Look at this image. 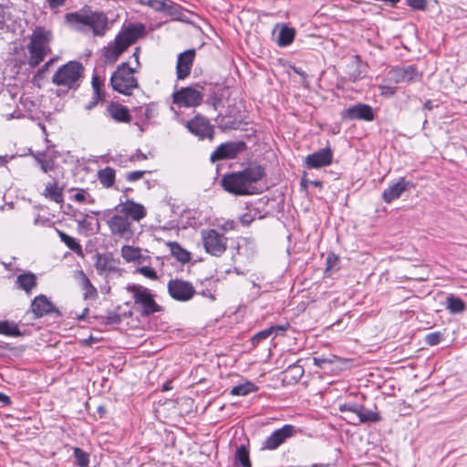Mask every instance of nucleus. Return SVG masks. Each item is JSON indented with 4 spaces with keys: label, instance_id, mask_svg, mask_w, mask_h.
Listing matches in <instances>:
<instances>
[{
    "label": "nucleus",
    "instance_id": "64",
    "mask_svg": "<svg viewBox=\"0 0 467 467\" xmlns=\"http://www.w3.org/2000/svg\"><path fill=\"white\" fill-rule=\"evenodd\" d=\"M5 163H6L5 157L0 156V165H4Z\"/></svg>",
    "mask_w": 467,
    "mask_h": 467
},
{
    "label": "nucleus",
    "instance_id": "57",
    "mask_svg": "<svg viewBox=\"0 0 467 467\" xmlns=\"http://www.w3.org/2000/svg\"><path fill=\"white\" fill-rule=\"evenodd\" d=\"M309 183V181L306 178V176H304L302 179H301V182H300V187L303 191H306L307 186H308Z\"/></svg>",
    "mask_w": 467,
    "mask_h": 467
},
{
    "label": "nucleus",
    "instance_id": "38",
    "mask_svg": "<svg viewBox=\"0 0 467 467\" xmlns=\"http://www.w3.org/2000/svg\"><path fill=\"white\" fill-rule=\"evenodd\" d=\"M32 155L36 162L40 165V168L44 172H48L54 168L53 161L47 160L44 152H36Z\"/></svg>",
    "mask_w": 467,
    "mask_h": 467
},
{
    "label": "nucleus",
    "instance_id": "20",
    "mask_svg": "<svg viewBox=\"0 0 467 467\" xmlns=\"http://www.w3.org/2000/svg\"><path fill=\"white\" fill-rule=\"evenodd\" d=\"M292 436V425H285L274 431L264 442L263 449L275 450Z\"/></svg>",
    "mask_w": 467,
    "mask_h": 467
},
{
    "label": "nucleus",
    "instance_id": "58",
    "mask_svg": "<svg viewBox=\"0 0 467 467\" xmlns=\"http://www.w3.org/2000/svg\"><path fill=\"white\" fill-rule=\"evenodd\" d=\"M0 402H2L4 404H9L10 399L5 394L0 392Z\"/></svg>",
    "mask_w": 467,
    "mask_h": 467
},
{
    "label": "nucleus",
    "instance_id": "11",
    "mask_svg": "<svg viewBox=\"0 0 467 467\" xmlns=\"http://www.w3.org/2000/svg\"><path fill=\"white\" fill-rule=\"evenodd\" d=\"M168 292L173 299L185 302L192 298L195 289L190 282L176 278L168 283Z\"/></svg>",
    "mask_w": 467,
    "mask_h": 467
},
{
    "label": "nucleus",
    "instance_id": "4",
    "mask_svg": "<svg viewBox=\"0 0 467 467\" xmlns=\"http://www.w3.org/2000/svg\"><path fill=\"white\" fill-rule=\"evenodd\" d=\"M52 40V32L42 26H37L30 36V42L27 46L29 52L28 63L32 67L38 66L44 58L50 53V42Z\"/></svg>",
    "mask_w": 467,
    "mask_h": 467
},
{
    "label": "nucleus",
    "instance_id": "19",
    "mask_svg": "<svg viewBox=\"0 0 467 467\" xmlns=\"http://www.w3.org/2000/svg\"><path fill=\"white\" fill-rule=\"evenodd\" d=\"M244 148V143H223L220 145L211 155V161H216L223 159H233Z\"/></svg>",
    "mask_w": 467,
    "mask_h": 467
},
{
    "label": "nucleus",
    "instance_id": "55",
    "mask_svg": "<svg viewBox=\"0 0 467 467\" xmlns=\"http://www.w3.org/2000/svg\"><path fill=\"white\" fill-rule=\"evenodd\" d=\"M108 318L110 324H119L120 322L119 316L116 314L109 316Z\"/></svg>",
    "mask_w": 467,
    "mask_h": 467
},
{
    "label": "nucleus",
    "instance_id": "48",
    "mask_svg": "<svg viewBox=\"0 0 467 467\" xmlns=\"http://www.w3.org/2000/svg\"><path fill=\"white\" fill-rule=\"evenodd\" d=\"M408 5L416 10H424L426 7V0H406Z\"/></svg>",
    "mask_w": 467,
    "mask_h": 467
},
{
    "label": "nucleus",
    "instance_id": "12",
    "mask_svg": "<svg viewBox=\"0 0 467 467\" xmlns=\"http://www.w3.org/2000/svg\"><path fill=\"white\" fill-rule=\"evenodd\" d=\"M107 224L113 235L129 239L133 235L132 224L127 216L117 213L107 220Z\"/></svg>",
    "mask_w": 467,
    "mask_h": 467
},
{
    "label": "nucleus",
    "instance_id": "24",
    "mask_svg": "<svg viewBox=\"0 0 467 467\" xmlns=\"http://www.w3.org/2000/svg\"><path fill=\"white\" fill-rule=\"evenodd\" d=\"M32 312L36 317H40L54 310V306L47 296L40 295L35 297L31 304Z\"/></svg>",
    "mask_w": 467,
    "mask_h": 467
},
{
    "label": "nucleus",
    "instance_id": "35",
    "mask_svg": "<svg viewBox=\"0 0 467 467\" xmlns=\"http://www.w3.org/2000/svg\"><path fill=\"white\" fill-rule=\"evenodd\" d=\"M98 177L104 187L109 188L115 182V171L110 167H106L99 171Z\"/></svg>",
    "mask_w": 467,
    "mask_h": 467
},
{
    "label": "nucleus",
    "instance_id": "22",
    "mask_svg": "<svg viewBox=\"0 0 467 467\" xmlns=\"http://www.w3.org/2000/svg\"><path fill=\"white\" fill-rule=\"evenodd\" d=\"M344 117L349 119H363L367 121L374 119L372 108L367 104H357L347 109Z\"/></svg>",
    "mask_w": 467,
    "mask_h": 467
},
{
    "label": "nucleus",
    "instance_id": "46",
    "mask_svg": "<svg viewBox=\"0 0 467 467\" xmlns=\"http://www.w3.org/2000/svg\"><path fill=\"white\" fill-rule=\"evenodd\" d=\"M294 73L296 74V78L294 76V82L301 83L302 88L304 90H306L308 88V83L306 80L307 76L304 72L296 70L295 67H294Z\"/></svg>",
    "mask_w": 467,
    "mask_h": 467
},
{
    "label": "nucleus",
    "instance_id": "27",
    "mask_svg": "<svg viewBox=\"0 0 467 467\" xmlns=\"http://www.w3.org/2000/svg\"><path fill=\"white\" fill-rule=\"evenodd\" d=\"M358 407L359 404L357 403H344L339 405V411L342 413V418L350 424L358 425Z\"/></svg>",
    "mask_w": 467,
    "mask_h": 467
},
{
    "label": "nucleus",
    "instance_id": "50",
    "mask_svg": "<svg viewBox=\"0 0 467 467\" xmlns=\"http://www.w3.org/2000/svg\"><path fill=\"white\" fill-rule=\"evenodd\" d=\"M92 87H93V89L95 91L96 96L99 97V89L102 87V83L99 80V77L94 76L92 78Z\"/></svg>",
    "mask_w": 467,
    "mask_h": 467
},
{
    "label": "nucleus",
    "instance_id": "30",
    "mask_svg": "<svg viewBox=\"0 0 467 467\" xmlns=\"http://www.w3.org/2000/svg\"><path fill=\"white\" fill-rule=\"evenodd\" d=\"M43 195L51 201L60 203L63 202L62 189L58 186L57 182H48L43 192Z\"/></svg>",
    "mask_w": 467,
    "mask_h": 467
},
{
    "label": "nucleus",
    "instance_id": "63",
    "mask_svg": "<svg viewBox=\"0 0 467 467\" xmlns=\"http://www.w3.org/2000/svg\"><path fill=\"white\" fill-rule=\"evenodd\" d=\"M309 183L316 186V187H321L322 182L320 181H309Z\"/></svg>",
    "mask_w": 467,
    "mask_h": 467
},
{
    "label": "nucleus",
    "instance_id": "32",
    "mask_svg": "<svg viewBox=\"0 0 467 467\" xmlns=\"http://www.w3.org/2000/svg\"><path fill=\"white\" fill-rule=\"evenodd\" d=\"M166 244L170 248L171 254L180 262L186 263L191 259L190 253L183 249L178 243L168 242Z\"/></svg>",
    "mask_w": 467,
    "mask_h": 467
},
{
    "label": "nucleus",
    "instance_id": "6",
    "mask_svg": "<svg viewBox=\"0 0 467 467\" xmlns=\"http://www.w3.org/2000/svg\"><path fill=\"white\" fill-rule=\"evenodd\" d=\"M83 75V67L80 63L70 61L61 66L52 77L53 84L67 88H77Z\"/></svg>",
    "mask_w": 467,
    "mask_h": 467
},
{
    "label": "nucleus",
    "instance_id": "2",
    "mask_svg": "<svg viewBox=\"0 0 467 467\" xmlns=\"http://www.w3.org/2000/svg\"><path fill=\"white\" fill-rule=\"evenodd\" d=\"M144 31L145 26L142 24L130 25L123 28L115 39L102 49L104 62L108 64L115 63L120 55L144 34Z\"/></svg>",
    "mask_w": 467,
    "mask_h": 467
},
{
    "label": "nucleus",
    "instance_id": "54",
    "mask_svg": "<svg viewBox=\"0 0 467 467\" xmlns=\"http://www.w3.org/2000/svg\"><path fill=\"white\" fill-rule=\"evenodd\" d=\"M254 218L250 214H244L240 217V221L244 225H249L253 222Z\"/></svg>",
    "mask_w": 467,
    "mask_h": 467
},
{
    "label": "nucleus",
    "instance_id": "42",
    "mask_svg": "<svg viewBox=\"0 0 467 467\" xmlns=\"http://www.w3.org/2000/svg\"><path fill=\"white\" fill-rule=\"evenodd\" d=\"M74 456L77 460V464L79 467H88L89 455L88 452L84 451L80 448H75L74 449Z\"/></svg>",
    "mask_w": 467,
    "mask_h": 467
},
{
    "label": "nucleus",
    "instance_id": "10",
    "mask_svg": "<svg viewBox=\"0 0 467 467\" xmlns=\"http://www.w3.org/2000/svg\"><path fill=\"white\" fill-rule=\"evenodd\" d=\"M314 363L325 372L337 373L338 371L347 368L350 361L346 358H341L332 352L323 353L318 357L314 358Z\"/></svg>",
    "mask_w": 467,
    "mask_h": 467
},
{
    "label": "nucleus",
    "instance_id": "37",
    "mask_svg": "<svg viewBox=\"0 0 467 467\" xmlns=\"http://www.w3.org/2000/svg\"><path fill=\"white\" fill-rule=\"evenodd\" d=\"M136 2L140 5L149 6L157 12L165 11L169 7L166 0H136Z\"/></svg>",
    "mask_w": 467,
    "mask_h": 467
},
{
    "label": "nucleus",
    "instance_id": "8",
    "mask_svg": "<svg viewBox=\"0 0 467 467\" xmlns=\"http://www.w3.org/2000/svg\"><path fill=\"white\" fill-rule=\"evenodd\" d=\"M202 88H182L172 94V102L180 108L197 107L202 103Z\"/></svg>",
    "mask_w": 467,
    "mask_h": 467
},
{
    "label": "nucleus",
    "instance_id": "53",
    "mask_svg": "<svg viewBox=\"0 0 467 467\" xmlns=\"http://www.w3.org/2000/svg\"><path fill=\"white\" fill-rule=\"evenodd\" d=\"M66 0H47L48 6L51 9L58 8L65 4Z\"/></svg>",
    "mask_w": 467,
    "mask_h": 467
},
{
    "label": "nucleus",
    "instance_id": "51",
    "mask_svg": "<svg viewBox=\"0 0 467 467\" xmlns=\"http://www.w3.org/2000/svg\"><path fill=\"white\" fill-rule=\"evenodd\" d=\"M235 227V223L232 220L224 222L222 225H220V228L223 232H228L234 230Z\"/></svg>",
    "mask_w": 467,
    "mask_h": 467
},
{
    "label": "nucleus",
    "instance_id": "1",
    "mask_svg": "<svg viewBox=\"0 0 467 467\" xmlns=\"http://www.w3.org/2000/svg\"><path fill=\"white\" fill-rule=\"evenodd\" d=\"M265 176L261 166H249L248 168L223 175L222 185L223 189L234 195H248L256 192L254 183Z\"/></svg>",
    "mask_w": 467,
    "mask_h": 467
},
{
    "label": "nucleus",
    "instance_id": "14",
    "mask_svg": "<svg viewBox=\"0 0 467 467\" xmlns=\"http://www.w3.org/2000/svg\"><path fill=\"white\" fill-rule=\"evenodd\" d=\"M186 127L191 133L200 137L201 139L213 138V127L203 116L196 115L186 123Z\"/></svg>",
    "mask_w": 467,
    "mask_h": 467
},
{
    "label": "nucleus",
    "instance_id": "56",
    "mask_svg": "<svg viewBox=\"0 0 467 467\" xmlns=\"http://www.w3.org/2000/svg\"><path fill=\"white\" fill-rule=\"evenodd\" d=\"M147 156L143 154L142 152H137L134 155L131 156V161H139V160H146Z\"/></svg>",
    "mask_w": 467,
    "mask_h": 467
},
{
    "label": "nucleus",
    "instance_id": "16",
    "mask_svg": "<svg viewBox=\"0 0 467 467\" xmlns=\"http://www.w3.org/2000/svg\"><path fill=\"white\" fill-rule=\"evenodd\" d=\"M333 161V151L329 147L317 150L305 159V163L308 168L318 169L328 166Z\"/></svg>",
    "mask_w": 467,
    "mask_h": 467
},
{
    "label": "nucleus",
    "instance_id": "39",
    "mask_svg": "<svg viewBox=\"0 0 467 467\" xmlns=\"http://www.w3.org/2000/svg\"><path fill=\"white\" fill-rule=\"evenodd\" d=\"M256 388L254 385L251 382H245L244 384H240L237 386H234L230 393L234 396H245L253 391H254Z\"/></svg>",
    "mask_w": 467,
    "mask_h": 467
},
{
    "label": "nucleus",
    "instance_id": "21",
    "mask_svg": "<svg viewBox=\"0 0 467 467\" xmlns=\"http://www.w3.org/2000/svg\"><path fill=\"white\" fill-rule=\"evenodd\" d=\"M413 187L411 182L406 181L401 178L398 182L390 184L382 193V198L385 202L389 203L393 200L398 199L409 188Z\"/></svg>",
    "mask_w": 467,
    "mask_h": 467
},
{
    "label": "nucleus",
    "instance_id": "45",
    "mask_svg": "<svg viewBox=\"0 0 467 467\" xmlns=\"http://www.w3.org/2000/svg\"><path fill=\"white\" fill-rule=\"evenodd\" d=\"M137 272L150 280H158L156 271L150 266H142L137 269Z\"/></svg>",
    "mask_w": 467,
    "mask_h": 467
},
{
    "label": "nucleus",
    "instance_id": "18",
    "mask_svg": "<svg viewBox=\"0 0 467 467\" xmlns=\"http://www.w3.org/2000/svg\"><path fill=\"white\" fill-rule=\"evenodd\" d=\"M195 57L194 49H189L178 56L176 73L179 79H183L191 73Z\"/></svg>",
    "mask_w": 467,
    "mask_h": 467
},
{
    "label": "nucleus",
    "instance_id": "26",
    "mask_svg": "<svg viewBox=\"0 0 467 467\" xmlns=\"http://www.w3.org/2000/svg\"><path fill=\"white\" fill-rule=\"evenodd\" d=\"M273 36L279 47H285L292 43V28L286 25H276Z\"/></svg>",
    "mask_w": 467,
    "mask_h": 467
},
{
    "label": "nucleus",
    "instance_id": "61",
    "mask_svg": "<svg viewBox=\"0 0 467 467\" xmlns=\"http://www.w3.org/2000/svg\"><path fill=\"white\" fill-rule=\"evenodd\" d=\"M424 109L431 110L432 109V102L431 100H427L424 103Z\"/></svg>",
    "mask_w": 467,
    "mask_h": 467
},
{
    "label": "nucleus",
    "instance_id": "17",
    "mask_svg": "<svg viewBox=\"0 0 467 467\" xmlns=\"http://www.w3.org/2000/svg\"><path fill=\"white\" fill-rule=\"evenodd\" d=\"M418 77L417 68L414 66H408L391 69L388 73V81L394 84L409 83L415 81Z\"/></svg>",
    "mask_w": 467,
    "mask_h": 467
},
{
    "label": "nucleus",
    "instance_id": "34",
    "mask_svg": "<svg viewBox=\"0 0 467 467\" xmlns=\"http://www.w3.org/2000/svg\"><path fill=\"white\" fill-rule=\"evenodd\" d=\"M78 275L81 280L82 290L84 291L85 299L94 298L97 296V289L90 283L88 276L84 274L83 271H78Z\"/></svg>",
    "mask_w": 467,
    "mask_h": 467
},
{
    "label": "nucleus",
    "instance_id": "52",
    "mask_svg": "<svg viewBox=\"0 0 467 467\" xmlns=\"http://www.w3.org/2000/svg\"><path fill=\"white\" fill-rule=\"evenodd\" d=\"M86 192L81 190V191H78V192H76L73 196H72V199L78 202H83L85 200H86Z\"/></svg>",
    "mask_w": 467,
    "mask_h": 467
},
{
    "label": "nucleus",
    "instance_id": "13",
    "mask_svg": "<svg viewBox=\"0 0 467 467\" xmlns=\"http://www.w3.org/2000/svg\"><path fill=\"white\" fill-rule=\"evenodd\" d=\"M117 213H122L127 218L135 222H140L147 215L146 208L133 200L128 199L120 202L116 208Z\"/></svg>",
    "mask_w": 467,
    "mask_h": 467
},
{
    "label": "nucleus",
    "instance_id": "41",
    "mask_svg": "<svg viewBox=\"0 0 467 467\" xmlns=\"http://www.w3.org/2000/svg\"><path fill=\"white\" fill-rule=\"evenodd\" d=\"M0 334L5 336H17L19 335V330L14 323L0 321Z\"/></svg>",
    "mask_w": 467,
    "mask_h": 467
},
{
    "label": "nucleus",
    "instance_id": "9",
    "mask_svg": "<svg viewBox=\"0 0 467 467\" xmlns=\"http://www.w3.org/2000/svg\"><path fill=\"white\" fill-rule=\"evenodd\" d=\"M130 290L135 303L140 306L143 315L149 316L161 310V307L154 301L153 296L148 288L133 286Z\"/></svg>",
    "mask_w": 467,
    "mask_h": 467
},
{
    "label": "nucleus",
    "instance_id": "25",
    "mask_svg": "<svg viewBox=\"0 0 467 467\" xmlns=\"http://www.w3.org/2000/svg\"><path fill=\"white\" fill-rule=\"evenodd\" d=\"M108 115L117 122H130L131 116L129 109L119 104L111 103L107 109Z\"/></svg>",
    "mask_w": 467,
    "mask_h": 467
},
{
    "label": "nucleus",
    "instance_id": "23",
    "mask_svg": "<svg viewBox=\"0 0 467 467\" xmlns=\"http://www.w3.org/2000/svg\"><path fill=\"white\" fill-rule=\"evenodd\" d=\"M120 254L126 263L141 264L149 259V256L142 254V250L140 247L128 244L121 247Z\"/></svg>",
    "mask_w": 467,
    "mask_h": 467
},
{
    "label": "nucleus",
    "instance_id": "31",
    "mask_svg": "<svg viewBox=\"0 0 467 467\" xmlns=\"http://www.w3.org/2000/svg\"><path fill=\"white\" fill-rule=\"evenodd\" d=\"M380 420L379 414L375 411L365 408L359 404L358 407V424L366 422H378Z\"/></svg>",
    "mask_w": 467,
    "mask_h": 467
},
{
    "label": "nucleus",
    "instance_id": "43",
    "mask_svg": "<svg viewBox=\"0 0 467 467\" xmlns=\"http://www.w3.org/2000/svg\"><path fill=\"white\" fill-rule=\"evenodd\" d=\"M392 83L393 82H389L387 78L384 83L379 86V89L382 96L392 97L396 93V87H394Z\"/></svg>",
    "mask_w": 467,
    "mask_h": 467
},
{
    "label": "nucleus",
    "instance_id": "40",
    "mask_svg": "<svg viewBox=\"0 0 467 467\" xmlns=\"http://www.w3.org/2000/svg\"><path fill=\"white\" fill-rule=\"evenodd\" d=\"M235 461L243 467H251V462L249 459V452L245 447L241 446L237 449L235 453Z\"/></svg>",
    "mask_w": 467,
    "mask_h": 467
},
{
    "label": "nucleus",
    "instance_id": "29",
    "mask_svg": "<svg viewBox=\"0 0 467 467\" xmlns=\"http://www.w3.org/2000/svg\"><path fill=\"white\" fill-rule=\"evenodd\" d=\"M289 327V324L286 323L285 326H272L263 331H260L252 338L253 347H258V342L269 338L273 334L277 335L280 332L285 331Z\"/></svg>",
    "mask_w": 467,
    "mask_h": 467
},
{
    "label": "nucleus",
    "instance_id": "7",
    "mask_svg": "<svg viewBox=\"0 0 467 467\" xmlns=\"http://www.w3.org/2000/svg\"><path fill=\"white\" fill-rule=\"evenodd\" d=\"M202 243L207 254L221 256L227 249L228 238L215 229L201 231Z\"/></svg>",
    "mask_w": 467,
    "mask_h": 467
},
{
    "label": "nucleus",
    "instance_id": "36",
    "mask_svg": "<svg viewBox=\"0 0 467 467\" xmlns=\"http://www.w3.org/2000/svg\"><path fill=\"white\" fill-rule=\"evenodd\" d=\"M447 309L451 314L462 313L465 309V303L461 298L450 295L447 297Z\"/></svg>",
    "mask_w": 467,
    "mask_h": 467
},
{
    "label": "nucleus",
    "instance_id": "62",
    "mask_svg": "<svg viewBox=\"0 0 467 467\" xmlns=\"http://www.w3.org/2000/svg\"><path fill=\"white\" fill-rule=\"evenodd\" d=\"M133 57L135 58L136 63L139 65V48L137 47L133 53Z\"/></svg>",
    "mask_w": 467,
    "mask_h": 467
},
{
    "label": "nucleus",
    "instance_id": "33",
    "mask_svg": "<svg viewBox=\"0 0 467 467\" xmlns=\"http://www.w3.org/2000/svg\"><path fill=\"white\" fill-rule=\"evenodd\" d=\"M57 234L61 239V241L74 253L78 255H83L82 246L77 242V240L65 234L64 232L57 230Z\"/></svg>",
    "mask_w": 467,
    "mask_h": 467
},
{
    "label": "nucleus",
    "instance_id": "44",
    "mask_svg": "<svg viewBox=\"0 0 467 467\" xmlns=\"http://www.w3.org/2000/svg\"><path fill=\"white\" fill-rule=\"evenodd\" d=\"M442 337H443V336L441 332H432V333L426 335L425 342L429 346L434 347L441 341Z\"/></svg>",
    "mask_w": 467,
    "mask_h": 467
},
{
    "label": "nucleus",
    "instance_id": "47",
    "mask_svg": "<svg viewBox=\"0 0 467 467\" xmlns=\"http://www.w3.org/2000/svg\"><path fill=\"white\" fill-rule=\"evenodd\" d=\"M76 222L80 229H83V230L91 229V222L89 221V216L87 214H83L80 217L77 218Z\"/></svg>",
    "mask_w": 467,
    "mask_h": 467
},
{
    "label": "nucleus",
    "instance_id": "15",
    "mask_svg": "<svg viewBox=\"0 0 467 467\" xmlns=\"http://www.w3.org/2000/svg\"><path fill=\"white\" fill-rule=\"evenodd\" d=\"M95 267L99 275L117 273L119 270V261L112 253L98 254Z\"/></svg>",
    "mask_w": 467,
    "mask_h": 467
},
{
    "label": "nucleus",
    "instance_id": "5",
    "mask_svg": "<svg viewBox=\"0 0 467 467\" xmlns=\"http://www.w3.org/2000/svg\"><path fill=\"white\" fill-rule=\"evenodd\" d=\"M112 88L123 95H131L136 89L138 80L134 76V69L130 67L128 63L123 62L113 72L110 78Z\"/></svg>",
    "mask_w": 467,
    "mask_h": 467
},
{
    "label": "nucleus",
    "instance_id": "28",
    "mask_svg": "<svg viewBox=\"0 0 467 467\" xmlns=\"http://www.w3.org/2000/svg\"><path fill=\"white\" fill-rule=\"evenodd\" d=\"M17 288L29 294L36 286V276L33 273H24L16 277Z\"/></svg>",
    "mask_w": 467,
    "mask_h": 467
},
{
    "label": "nucleus",
    "instance_id": "59",
    "mask_svg": "<svg viewBox=\"0 0 467 467\" xmlns=\"http://www.w3.org/2000/svg\"><path fill=\"white\" fill-rule=\"evenodd\" d=\"M361 72H354L349 75V79L352 81H356L358 78H360Z\"/></svg>",
    "mask_w": 467,
    "mask_h": 467
},
{
    "label": "nucleus",
    "instance_id": "60",
    "mask_svg": "<svg viewBox=\"0 0 467 467\" xmlns=\"http://www.w3.org/2000/svg\"><path fill=\"white\" fill-rule=\"evenodd\" d=\"M170 389H171V382H170V381H167V382L162 386V390H163V391H167V390H170Z\"/></svg>",
    "mask_w": 467,
    "mask_h": 467
},
{
    "label": "nucleus",
    "instance_id": "49",
    "mask_svg": "<svg viewBox=\"0 0 467 467\" xmlns=\"http://www.w3.org/2000/svg\"><path fill=\"white\" fill-rule=\"evenodd\" d=\"M145 172V171H131L127 174L126 178L129 182H135L141 179Z\"/></svg>",
    "mask_w": 467,
    "mask_h": 467
},
{
    "label": "nucleus",
    "instance_id": "3",
    "mask_svg": "<svg viewBox=\"0 0 467 467\" xmlns=\"http://www.w3.org/2000/svg\"><path fill=\"white\" fill-rule=\"evenodd\" d=\"M67 22L76 30L90 28L97 36H103L108 26V18L102 13L75 12L66 16Z\"/></svg>",
    "mask_w": 467,
    "mask_h": 467
}]
</instances>
